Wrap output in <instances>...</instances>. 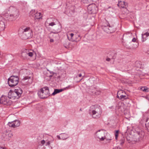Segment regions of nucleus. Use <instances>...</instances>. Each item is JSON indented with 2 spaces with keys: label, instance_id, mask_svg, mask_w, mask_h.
I'll use <instances>...</instances> for the list:
<instances>
[{
  "label": "nucleus",
  "instance_id": "nucleus-41",
  "mask_svg": "<svg viewBox=\"0 0 149 149\" xmlns=\"http://www.w3.org/2000/svg\"><path fill=\"white\" fill-rule=\"evenodd\" d=\"M46 145H49L50 144V141H48L47 142H46Z\"/></svg>",
  "mask_w": 149,
  "mask_h": 149
},
{
  "label": "nucleus",
  "instance_id": "nucleus-17",
  "mask_svg": "<svg viewBox=\"0 0 149 149\" xmlns=\"http://www.w3.org/2000/svg\"><path fill=\"white\" fill-rule=\"evenodd\" d=\"M127 5V3L125 2V1H118V6L120 8H126Z\"/></svg>",
  "mask_w": 149,
  "mask_h": 149
},
{
  "label": "nucleus",
  "instance_id": "nucleus-5",
  "mask_svg": "<svg viewBox=\"0 0 149 149\" xmlns=\"http://www.w3.org/2000/svg\"><path fill=\"white\" fill-rule=\"evenodd\" d=\"M38 94L39 96L42 99L47 98L50 95L48 87L46 86L41 88L38 91Z\"/></svg>",
  "mask_w": 149,
  "mask_h": 149
},
{
  "label": "nucleus",
  "instance_id": "nucleus-8",
  "mask_svg": "<svg viewBox=\"0 0 149 149\" xmlns=\"http://www.w3.org/2000/svg\"><path fill=\"white\" fill-rule=\"evenodd\" d=\"M144 136V133L142 131H136L134 135V139L135 141H137L142 139Z\"/></svg>",
  "mask_w": 149,
  "mask_h": 149
},
{
  "label": "nucleus",
  "instance_id": "nucleus-25",
  "mask_svg": "<svg viewBox=\"0 0 149 149\" xmlns=\"http://www.w3.org/2000/svg\"><path fill=\"white\" fill-rule=\"evenodd\" d=\"M75 41H79L81 39V37L80 35L79 34H75Z\"/></svg>",
  "mask_w": 149,
  "mask_h": 149
},
{
  "label": "nucleus",
  "instance_id": "nucleus-44",
  "mask_svg": "<svg viewBox=\"0 0 149 149\" xmlns=\"http://www.w3.org/2000/svg\"><path fill=\"white\" fill-rule=\"evenodd\" d=\"M118 135H115V139L116 140L117 139V138L118 137Z\"/></svg>",
  "mask_w": 149,
  "mask_h": 149
},
{
  "label": "nucleus",
  "instance_id": "nucleus-45",
  "mask_svg": "<svg viewBox=\"0 0 149 149\" xmlns=\"http://www.w3.org/2000/svg\"><path fill=\"white\" fill-rule=\"evenodd\" d=\"M54 40L53 39H50V41L51 42H53Z\"/></svg>",
  "mask_w": 149,
  "mask_h": 149
},
{
  "label": "nucleus",
  "instance_id": "nucleus-9",
  "mask_svg": "<svg viewBox=\"0 0 149 149\" xmlns=\"http://www.w3.org/2000/svg\"><path fill=\"white\" fill-rule=\"evenodd\" d=\"M103 134V133L102 132L98 133V132H97V137L100 139V141H103L104 140V139H106L107 142H109L110 141L112 140L110 134L108 133H107L104 137L102 136L101 137H100L99 135Z\"/></svg>",
  "mask_w": 149,
  "mask_h": 149
},
{
  "label": "nucleus",
  "instance_id": "nucleus-48",
  "mask_svg": "<svg viewBox=\"0 0 149 149\" xmlns=\"http://www.w3.org/2000/svg\"><path fill=\"white\" fill-rule=\"evenodd\" d=\"M6 148L5 147H0V149H6Z\"/></svg>",
  "mask_w": 149,
  "mask_h": 149
},
{
  "label": "nucleus",
  "instance_id": "nucleus-28",
  "mask_svg": "<svg viewBox=\"0 0 149 149\" xmlns=\"http://www.w3.org/2000/svg\"><path fill=\"white\" fill-rule=\"evenodd\" d=\"M124 91L121 90L118 91L117 93V97L118 98L119 97Z\"/></svg>",
  "mask_w": 149,
  "mask_h": 149
},
{
  "label": "nucleus",
  "instance_id": "nucleus-16",
  "mask_svg": "<svg viewBox=\"0 0 149 149\" xmlns=\"http://www.w3.org/2000/svg\"><path fill=\"white\" fill-rule=\"evenodd\" d=\"M5 20L1 16H0V30L3 31L5 28Z\"/></svg>",
  "mask_w": 149,
  "mask_h": 149
},
{
  "label": "nucleus",
  "instance_id": "nucleus-33",
  "mask_svg": "<svg viewBox=\"0 0 149 149\" xmlns=\"http://www.w3.org/2000/svg\"><path fill=\"white\" fill-rule=\"evenodd\" d=\"M57 31L55 32H53L52 31L50 33V34L51 33H54V34H56V36H58V32H60L61 31V29H59V28L58 29H57Z\"/></svg>",
  "mask_w": 149,
  "mask_h": 149
},
{
  "label": "nucleus",
  "instance_id": "nucleus-51",
  "mask_svg": "<svg viewBox=\"0 0 149 149\" xmlns=\"http://www.w3.org/2000/svg\"><path fill=\"white\" fill-rule=\"evenodd\" d=\"M70 85H69V86H68V87H66V88H68L70 87Z\"/></svg>",
  "mask_w": 149,
  "mask_h": 149
},
{
  "label": "nucleus",
  "instance_id": "nucleus-19",
  "mask_svg": "<svg viewBox=\"0 0 149 149\" xmlns=\"http://www.w3.org/2000/svg\"><path fill=\"white\" fill-rule=\"evenodd\" d=\"M29 76H25L22 79L23 81H25L26 80H28L27 81V82H28L29 81V80H30V81L28 82V84H31L32 83V79L31 78V76L32 75V74H30Z\"/></svg>",
  "mask_w": 149,
  "mask_h": 149
},
{
  "label": "nucleus",
  "instance_id": "nucleus-47",
  "mask_svg": "<svg viewBox=\"0 0 149 149\" xmlns=\"http://www.w3.org/2000/svg\"><path fill=\"white\" fill-rule=\"evenodd\" d=\"M126 93L125 92V91H124L123 92V93H122V94H121V95H124Z\"/></svg>",
  "mask_w": 149,
  "mask_h": 149
},
{
  "label": "nucleus",
  "instance_id": "nucleus-21",
  "mask_svg": "<svg viewBox=\"0 0 149 149\" xmlns=\"http://www.w3.org/2000/svg\"><path fill=\"white\" fill-rule=\"evenodd\" d=\"M22 56L23 58L24 59H26L27 58L28 54H27L26 49L25 50L22 52Z\"/></svg>",
  "mask_w": 149,
  "mask_h": 149
},
{
  "label": "nucleus",
  "instance_id": "nucleus-29",
  "mask_svg": "<svg viewBox=\"0 0 149 149\" xmlns=\"http://www.w3.org/2000/svg\"><path fill=\"white\" fill-rule=\"evenodd\" d=\"M146 122L147 123L146 124V127L149 132V118L147 119Z\"/></svg>",
  "mask_w": 149,
  "mask_h": 149
},
{
  "label": "nucleus",
  "instance_id": "nucleus-43",
  "mask_svg": "<svg viewBox=\"0 0 149 149\" xmlns=\"http://www.w3.org/2000/svg\"><path fill=\"white\" fill-rule=\"evenodd\" d=\"M84 76V75L83 76L82 78H81L78 82H79L80 81H81L83 79Z\"/></svg>",
  "mask_w": 149,
  "mask_h": 149
},
{
  "label": "nucleus",
  "instance_id": "nucleus-6",
  "mask_svg": "<svg viewBox=\"0 0 149 149\" xmlns=\"http://www.w3.org/2000/svg\"><path fill=\"white\" fill-rule=\"evenodd\" d=\"M8 11L10 14V17H12L13 20H15L19 15V11L15 7L11 6L9 9Z\"/></svg>",
  "mask_w": 149,
  "mask_h": 149
},
{
  "label": "nucleus",
  "instance_id": "nucleus-39",
  "mask_svg": "<svg viewBox=\"0 0 149 149\" xmlns=\"http://www.w3.org/2000/svg\"><path fill=\"white\" fill-rule=\"evenodd\" d=\"M132 41L134 42H136V39L135 38H133V39L132 40Z\"/></svg>",
  "mask_w": 149,
  "mask_h": 149
},
{
  "label": "nucleus",
  "instance_id": "nucleus-36",
  "mask_svg": "<svg viewBox=\"0 0 149 149\" xmlns=\"http://www.w3.org/2000/svg\"><path fill=\"white\" fill-rule=\"evenodd\" d=\"M119 132V130H117L116 131V132L115 133V135H118Z\"/></svg>",
  "mask_w": 149,
  "mask_h": 149
},
{
  "label": "nucleus",
  "instance_id": "nucleus-52",
  "mask_svg": "<svg viewBox=\"0 0 149 149\" xmlns=\"http://www.w3.org/2000/svg\"><path fill=\"white\" fill-rule=\"evenodd\" d=\"M80 111H82V109L81 108L80 109Z\"/></svg>",
  "mask_w": 149,
  "mask_h": 149
},
{
  "label": "nucleus",
  "instance_id": "nucleus-15",
  "mask_svg": "<svg viewBox=\"0 0 149 149\" xmlns=\"http://www.w3.org/2000/svg\"><path fill=\"white\" fill-rule=\"evenodd\" d=\"M90 92L92 94L94 95H99L101 93V91L99 89H97L95 88L91 89Z\"/></svg>",
  "mask_w": 149,
  "mask_h": 149
},
{
  "label": "nucleus",
  "instance_id": "nucleus-10",
  "mask_svg": "<svg viewBox=\"0 0 149 149\" xmlns=\"http://www.w3.org/2000/svg\"><path fill=\"white\" fill-rule=\"evenodd\" d=\"M30 14L34 17L35 20L40 19L42 17V15L40 13L36 12L35 10H32L31 11Z\"/></svg>",
  "mask_w": 149,
  "mask_h": 149
},
{
  "label": "nucleus",
  "instance_id": "nucleus-3",
  "mask_svg": "<svg viewBox=\"0 0 149 149\" xmlns=\"http://www.w3.org/2000/svg\"><path fill=\"white\" fill-rule=\"evenodd\" d=\"M106 24V25H104L102 26V29L104 32L110 33H113L116 30V28L114 22H107Z\"/></svg>",
  "mask_w": 149,
  "mask_h": 149
},
{
  "label": "nucleus",
  "instance_id": "nucleus-49",
  "mask_svg": "<svg viewBox=\"0 0 149 149\" xmlns=\"http://www.w3.org/2000/svg\"><path fill=\"white\" fill-rule=\"evenodd\" d=\"M113 149H120V148L118 147H116L114 148Z\"/></svg>",
  "mask_w": 149,
  "mask_h": 149
},
{
  "label": "nucleus",
  "instance_id": "nucleus-12",
  "mask_svg": "<svg viewBox=\"0 0 149 149\" xmlns=\"http://www.w3.org/2000/svg\"><path fill=\"white\" fill-rule=\"evenodd\" d=\"M20 124V121L19 120H16L13 121L9 122L8 125L10 127L15 128L19 126Z\"/></svg>",
  "mask_w": 149,
  "mask_h": 149
},
{
  "label": "nucleus",
  "instance_id": "nucleus-18",
  "mask_svg": "<svg viewBox=\"0 0 149 149\" xmlns=\"http://www.w3.org/2000/svg\"><path fill=\"white\" fill-rule=\"evenodd\" d=\"M75 35L73 33H69L67 35V36L68 40L71 41H75V38L74 37V36Z\"/></svg>",
  "mask_w": 149,
  "mask_h": 149
},
{
  "label": "nucleus",
  "instance_id": "nucleus-34",
  "mask_svg": "<svg viewBox=\"0 0 149 149\" xmlns=\"http://www.w3.org/2000/svg\"><path fill=\"white\" fill-rule=\"evenodd\" d=\"M41 106L40 104H36V107L37 109L40 110L41 109Z\"/></svg>",
  "mask_w": 149,
  "mask_h": 149
},
{
  "label": "nucleus",
  "instance_id": "nucleus-13",
  "mask_svg": "<svg viewBox=\"0 0 149 149\" xmlns=\"http://www.w3.org/2000/svg\"><path fill=\"white\" fill-rule=\"evenodd\" d=\"M88 10L89 13L91 14H95L97 11V8L94 5H90L88 8Z\"/></svg>",
  "mask_w": 149,
  "mask_h": 149
},
{
  "label": "nucleus",
  "instance_id": "nucleus-23",
  "mask_svg": "<svg viewBox=\"0 0 149 149\" xmlns=\"http://www.w3.org/2000/svg\"><path fill=\"white\" fill-rule=\"evenodd\" d=\"M5 17L7 19V20H8L10 21L13 20L12 17H10V14H8V13L5 14L4 15Z\"/></svg>",
  "mask_w": 149,
  "mask_h": 149
},
{
  "label": "nucleus",
  "instance_id": "nucleus-30",
  "mask_svg": "<svg viewBox=\"0 0 149 149\" xmlns=\"http://www.w3.org/2000/svg\"><path fill=\"white\" fill-rule=\"evenodd\" d=\"M75 7L74 6H71L70 8V11H71L73 13H74L75 11Z\"/></svg>",
  "mask_w": 149,
  "mask_h": 149
},
{
  "label": "nucleus",
  "instance_id": "nucleus-26",
  "mask_svg": "<svg viewBox=\"0 0 149 149\" xmlns=\"http://www.w3.org/2000/svg\"><path fill=\"white\" fill-rule=\"evenodd\" d=\"M53 22H51L49 23V26H53L56 25V22L58 21L56 19H54V20H53Z\"/></svg>",
  "mask_w": 149,
  "mask_h": 149
},
{
  "label": "nucleus",
  "instance_id": "nucleus-1",
  "mask_svg": "<svg viewBox=\"0 0 149 149\" xmlns=\"http://www.w3.org/2000/svg\"><path fill=\"white\" fill-rule=\"evenodd\" d=\"M89 113L93 118L98 119L101 117L102 110L99 106L97 105H93L90 107Z\"/></svg>",
  "mask_w": 149,
  "mask_h": 149
},
{
  "label": "nucleus",
  "instance_id": "nucleus-22",
  "mask_svg": "<svg viewBox=\"0 0 149 149\" xmlns=\"http://www.w3.org/2000/svg\"><path fill=\"white\" fill-rule=\"evenodd\" d=\"M62 140H65L69 137V135L66 133H62L60 134Z\"/></svg>",
  "mask_w": 149,
  "mask_h": 149
},
{
  "label": "nucleus",
  "instance_id": "nucleus-35",
  "mask_svg": "<svg viewBox=\"0 0 149 149\" xmlns=\"http://www.w3.org/2000/svg\"><path fill=\"white\" fill-rule=\"evenodd\" d=\"M142 34L146 36V37H148L149 36V33L148 32H146L143 34L142 33Z\"/></svg>",
  "mask_w": 149,
  "mask_h": 149
},
{
  "label": "nucleus",
  "instance_id": "nucleus-7",
  "mask_svg": "<svg viewBox=\"0 0 149 149\" xmlns=\"http://www.w3.org/2000/svg\"><path fill=\"white\" fill-rule=\"evenodd\" d=\"M19 81L18 76H11L8 79V84L10 87H14L18 84Z\"/></svg>",
  "mask_w": 149,
  "mask_h": 149
},
{
  "label": "nucleus",
  "instance_id": "nucleus-14",
  "mask_svg": "<svg viewBox=\"0 0 149 149\" xmlns=\"http://www.w3.org/2000/svg\"><path fill=\"white\" fill-rule=\"evenodd\" d=\"M12 136L13 134L12 132L10 131H6L3 134V136L5 138V139L8 140H10V138Z\"/></svg>",
  "mask_w": 149,
  "mask_h": 149
},
{
  "label": "nucleus",
  "instance_id": "nucleus-24",
  "mask_svg": "<svg viewBox=\"0 0 149 149\" xmlns=\"http://www.w3.org/2000/svg\"><path fill=\"white\" fill-rule=\"evenodd\" d=\"M63 91V89H54V92L52 93V95H54L56 94L59 93L60 92H62Z\"/></svg>",
  "mask_w": 149,
  "mask_h": 149
},
{
  "label": "nucleus",
  "instance_id": "nucleus-27",
  "mask_svg": "<svg viewBox=\"0 0 149 149\" xmlns=\"http://www.w3.org/2000/svg\"><path fill=\"white\" fill-rule=\"evenodd\" d=\"M141 89L142 91L145 92H147L149 91V88L146 87H142Z\"/></svg>",
  "mask_w": 149,
  "mask_h": 149
},
{
  "label": "nucleus",
  "instance_id": "nucleus-37",
  "mask_svg": "<svg viewBox=\"0 0 149 149\" xmlns=\"http://www.w3.org/2000/svg\"><path fill=\"white\" fill-rule=\"evenodd\" d=\"M45 143V141L44 140H42L41 141V143L42 145H43Z\"/></svg>",
  "mask_w": 149,
  "mask_h": 149
},
{
  "label": "nucleus",
  "instance_id": "nucleus-32",
  "mask_svg": "<svg viewBox=\"0 0 149 149\" xmlns=\"http://www.w3.org/2000/svg\"><path fill=\"white\" fill-rule=\"evenodd\" d=\"M26 52H27V54L30 57H32L33 55V54L32 52H29V51L26 49Z\"/></svg>",
  "mask_w": 149,
  "mask_h": 149
},
{
  "label": "nucleus",
  "instance_id": "nucleus-38",
  "mask_svg": "<svg viewBox=\"0 0 149 149\" xmlns=\"http://www.w3.org/2000/svg\"><path fill=\"white\" fill-rule=\"evenodd\" d=\"M57 137L58 139H62V138L61 137V136L57 135Z\"/></svg>",
  "mask_w": 149,
  "mask_h": 149
},
{
  "label": "nucleus",
  "instance_id": "nucleus-50",
  "mask_svg": "<svg viewBox=\"0 0 149 149\" xmlns=\"http://www.w3.org/2000/svg\"><path fill=\"white\" fill-rule=\"evenodd\" d=\"M123 45H124V46L125 47H127V48H128L127 46V45H125L124 44H123Z\"/></svg>",
  "mask_w": 149,
  "mask_h": 149
},
{
  "label": "nucleus",
  "instance_id": "nucleus-20",
  "mask_svg": "<svg viewBox=\"0 0 149 149\" xmlns=\"http://www.w3.org/2000/svg\"><path fill=\"white\" fill-rule=\"evenodd\" d=\"M118 98L122 101H124L125 100L128 99V95L125 94L124 95H120Z\"/></svg>",
  "mask_w": 149,
  "mask_h": 149
},
{
  "label": "nucleus",
  "instance_id": "nucleus-11",
  "mask_svg": "<svg viewBox=\"0 0 149 149\" xmlns=\"http://www.w3.org/2000/svg\"><path fill=\"white\" fill-rule=\"evenodd\" d=\"M0 103L5 105H9L12 104V101L7 97L2 96L0 98Z\"/></svg>",
  "mask_w": 149,
  "mask_h": 149
},
{
  "label": "nucleus",
  "instance_id": "nucleus-40",
  "mask_svg": "<svg viewBox=\"0 0 149 149\" xmlns=\"http://www.w3.org/2000/svg\"><path fill=\"white\" fill-rule=\"evenodd\" d=\"M138 45H139L138 43H137V45H136V46H134V47H133V48H134V49H136V48L138 46Z\"/></svg>",
  "mask_w": 149,
  "mask_h": 149
},
{
  "label": "nucleus",
  "instance_id": "nucleus-46",
  "mask_svg": "<svg viewBox=\"0 0 149 149\" xmlns=\"http://www.w3.org/2000/svg\"><path fill=\"white\" fill-rule=\"evenodd\" d=\"M79 77H81L82 76V75L81 73L79 74L78 76Z\"/></svg>",
  "mask_w": 149,
  "mask_h": 149
},
{
  "label": "nucleus",
  "instance_id": "nucleus-4",
  "mask_svg": "<svg viewBox=\"0 0 149 149\" xmlns=\"http://www.w3.org/2000/svg\"><path fill=\"white\" fill-rule=\"evenodd\" d=\"M22 93V89L18 88L13 91H10L8 93V97L9 98L13 99H18L21 96Z\"/></svg>",
  "mask_w": 149,
  "mask_h": 149
},
{
  "label": "nucleus",
  "instance_id": "nucleus-42",
  "mask_svg": "<svg viewBox=\"0 0 149 149\" xmlns=\"http://www.w3.org/2000/svg\"><path fill=\"white\" fill-rule=\"evenodd\" d=\"M106 60L107 61H109L110 60V59L109 58H107L106 59Z\"/></svg>",
  "mask_w": 149,
  "mask_h": 149
},
{
  "label": "nucleus",
  "instance_id": "nucleus-53",
  "mask_svg": "<svg viewBox=\"0 0 149 149\" xmlns=\"http://www.w3.org/2000/svg\"><path fill=\"white\" fill-rule=\"evenodd\" d=\"M76 77V78H77V77H78V76H77Z\"/></svg>",
  "mask_w": 149,
  "mask_h": 149
},
{
  "label": "nucleus",
  "instance_id": "nucleus-31",
  "mask_svg": "<svg viewBox=\"0 0 149 149\" xmlns=\"http://www.w3.org/2000/svg\"><path fill=\"white\" fill-rule=\"evenodd\" d=\"M147 37H146V36L142 34V42L145 41L147 39Z\"/></svg>",
  "mask_w": 149,
  "mask_h": 149
},
{
  "label": "nucleus",
  "instance_id": "nucleus-2",
  "mask_svg": "<svg viewBox=\"0 0 149 149\" xmlns=\"http://www.w3.org/2000/svg\"><path fill=\"white\" fill-rule=\"evenodd\" d=\"M20 29L22 30V33H20L19 35L22 39L26 40L32 37V31L30 27L23 26Z\"/></svg>",
  "mask_w": 149,
  "mask_h": 149
}]
</instances>
